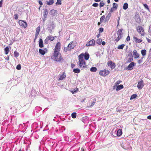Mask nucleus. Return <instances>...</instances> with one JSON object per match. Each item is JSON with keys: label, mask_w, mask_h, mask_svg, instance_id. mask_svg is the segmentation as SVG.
Here are the masks:
<instances>
[{"label": "nucleus", "mask_w": 151, "mask_h": 151, "mask_svg": "<svg viewBox=\"0 0 151 151\" xmlns=\"http://www.w3.org/2000/svg\"><path fill=\"white\" fill-rule=\"evenodd\" d=\"M53 58L55 61L58 62H60L61 61L63 60V58L62 57L61 54L59 52H54L53 55Z\"/></svg>", "instance_id": "f257e3e1"}, {"label": "nucleus", "mask_w": 151, "mask_h": 151, "mask_svg": "<svg viewBox=\"0 0 151 151\" xmlns=\"http://www.w3.org/2000/svg\"><path fill=\"white\" fill-rule=\"evenodd\" d=\"M123 30L122 29H120L117 31V37H115V40L116 42H118L122 37V31Z\"/></svg>", "instance_id": "f03ea898"}, {"label": "nucleus", "mask_w": 151, "mask_h": 151, "mask_svg": "<svg viewBox=\"0 0 151 151\" xmlns=\"http://www.w3.org/2000/svg\"><path fill=\"white\" fill-rule=\"evenodd\" d=\"M75 45L72 42H70L68 45V46L64 48V50L65 52L70 51L71 50L74 48Z\"/></svg>", "instance_id": "7ed1b4c3"}, {"label": "nucleus", "mask_w": 151, "mask_h": 151, "mask_svg": "<svg viewBox=\"0 0 151 151\" xmlns=\"http://www.w3.org/2000/svg\"><path fill=\"white\" fill-rule=\"evenodd\" d=\"M109 73V71L106 70H103L100 71L99 72V75L103 76H106L108 75Z\"/></svg>", "instance_id": "20e7f679"}, {"label": "nucleus", "mask_w": 151, "mask_h": 151, "mask_svg": "<svg viewBox=\"0 0 151 151\" xmlns=\"http://www.w3.org/2000/svg\"><path fill=\"white\" fill-rule=\"evenodd\" d=\"M78 64L80 68H84L86 67V63L85 60H79Z\"/></svg>", "instance_id": "39448f33"}, {"label": "nucleus", "mask_w": 151, "mask_h": 151, "mask_svg": "<svg viewBox=\"0 0 151 151\" xmlns=\"http://www.w3.org/2000/svg\"><path fill=\"white\" fill-rule=\"evenodd\" d=\"M134 18L136 22L138 23H140L141 22V19L140 18L139 14L137 12H135L134 14Z\"/></svg>", "instance_id": "423d86ee"}, {"label": "nucleus", "mask_w": 151, "mask_h": 151, "mask_svg": "<svg viewBox=\"0 0 151 151\" xmlns=\"http://www.w3.org/2000/svg\"><path fill=\"white\" fill-rule=\"evenodd\" d=\"M60 42L57 43L55 48V50L54 52H59L60 49Z\"/></svg>", "instance_id": "0eeeda50"}, {"label": "nucleus", "mask_w": 151, "mask_h": 151, "mask_svg": "<svg viewBox=\"0 0 151 151\" xmlns=\"http://www.w3.org/2000/svg\"><path fill=\"white\" fill-rule=\"evenodd\" d=\"M19 25L24 28H25L27 26V23L23 21L20 20L19 21Z\"/></svg>", "instance_id": "6e6552de"}, {"label": "nucleus", "mask_w": 151, "mask_h": 151, "mask_svg": "<svg viewBox=\"0 0 151 151\" xmlns=\"http://www.w3.org/2000/svg\"><path fill=\"white\" fill-rule=\"evenodd\" d=\"M133 57L132 53H129L128 55V58L127 60V62L130 63L133 61Z\"/></svg>", "instance_id": "1a4fd4ad"}, {"label": "nucleus", "mask_w": 151, "mask_h": 151, "mask_svg": "<svg viewBox=\"0 0 151 151\" xmlns=\"http://www.w3.org/2000/svg\"><path fill=\"white\" fill-rule=\"evenodd\" d=\"M108 65L110 66L111 69H114L115 67L114 63H113L111 61H109L107 63Z\"/></svg>", "instance_id": "9d476101"}, {"label": "nucleus", "mask_w": 151, "mask_h": 151, "mask_svg": "<svg viewBox=\"0 0 151 151\" xmlns=\"http://www.w3.org/2000/svg\"><path fill=\"white\" fill-rule=\"evenodd\" d=\"M144 86L143 81L142 80L139 81L137 85V87L139 89H142Z\"/></svg>", "instance_id": "9b49d317"}, {"label": "nucleus", "mask_w": 151, "mask_h": 151, "mask_svg": "<svg viewBox=\"0 0 151 151\" xmlns=\"http://www.w3.org/2000/svg\"><path fill=\"white\" fill-rule=\"evenodd\" d=\"M95 45V41L94 39H92L89 41L87 43L86 45V46H93Z\"/></svg>", "instance_id": "f8f14e48"}, {"label": "nucleus", "mask_w": 151, "mask_h": 151, "mask_svg": "<svg viewBox=\"0 0 151 151\" xmlns=\"http://www.w3.org/2000/svg\"><path fill=\"white\" fill-rule=\"evenodd\" d=\"M131 63L128 65L127 67L128 70H132L134 66L135 65V63L134 62H131Z\"/></svg>", "instance_id": "ddd939ff"}, {"label": "nucleus", "mask_w": 151, "mask_h": 151, "mask_svg": "<svg viewBox=\"0 0 151 151\" xmlns=\"http://www.w3.org/2000/svg\"><path fill=\"white\" fill-rule=\"evenodd\" d=\"M137 31L142 35H143L142 32H144V29L143 28L140 26H139L137 28Z\"/></svg>", "instance_id": "4468645a"}, {"label": "nucleus", "mask_w": 151, "mask_h": 151, "mask_svg": "<svg viewBox=\"0 0 151 151\" xmlns=\"http://www.w3.org/2000/svg\"><path fill=\"white\" fill-rule=\"evenodd\" d=\"M133 55L134 56V58L136 59L139 57V54L137 53V51L134 50L133 52Z\"/></svg>", "instance_id": "2eb2a0df"}, {"label": "nucleus", "mask_w": 151, "mask_h": 151, "mask_svg": "<svg viewBox=\"0 0 151 151\" xmlns=\"http://www.w3.org/2000/svg\"><path fill=\"white\" fill-rule=\"evenodd\" d=\"M121 146L124 149L126 150L128 149L129 147V145L128 142L125 143L123 146H122V145Z\"/></svg>", "instance_id": "dca6fc26"}, {"label": "nucleus", "mask_w": 151, "mask_h": 151, "mask_svg": "<svg viewBox=\"0 0 151 151\" xmlns=\"http://www.w3.org/2000/svg\"><path fill=\"white\" fill-rule=\"evenodd\" d=\"M66 75L64 72L62 75H61L59 78L58 79V80H62L66 77Z\"/></svg>", "instance_id": "f3484780"}, {"label": "nucleus", "mask_w": 151, "mask_h": 151, "mask_svg": "<svg viewBox=\"0 0 151 151\" xmlns=\"http://www.w3.org/2000/svg\"><path fill=\"white\" fill-rule=\"evenodd\" d=\"M57 14V11L55 10H52L50 12V14L52 16H53L56 15Z\"/></svg>", "instance_id": "a211bd4d"}, {"label": "nucleus", "mask_w": 151, "mask_h": 151, "mask_svg": "<svg viewBox=\"0 0 151 151\" xmlns=\"http://www.w3.org/2000/svg\"><path fill=\"white\" fill-rule=\"evenodd\" d=\"M36 93L35 90L32 88L31 92V96H36Z\"/></svg>", "instance_id": "6ab92c4d"}, {"label": "nucleus", "mask_w": 151, "mask_h": 151, "mask_svg": "<svg viewBox=\"0 0 151 151\" xmlns=\"http://www.w3.org/2000/svg\"><path fill=\"white\" fill-rule=\"evenodd\" d=\"M122 134V130L121 129H119L116 132V135L118 136H120Z\"/></svg>", "instance_id": "aec40b11"}, {"label": "nucleus", "mask_w": 151, "mask_h": 151, "mask_svg": "<svg viewBox=\"0 0 151 151\" xmlns=\"http://www.w3.org/2000/svg\"><path fill=\"white\" fill-rule=\"evenodd\" d=\"M43 44L42 40L41 38H40L39 40V47L40 48H42L43 47Z\"/></svg>", "instance_id": "412c9836"}, {"label": "nucleus", "mask_w": 151, "mask_h": 151, "mask_svg": "<svg viewBox=\"0 0 151 151\" xmlns=\"http://www.w3.org/2000/svg\"><path fill=\"white\" fill-rule=\"evenodd\" d=\"M124 87L123 85L121 84L118 86L116 87V90L117 91H119L121 89L123 88Z\"/></svg>", "instance_id": "4be33fe9"}, {"label": "nucleus", "mask_w": 151, "mask_h": 151, "mask_svg": "<svg viewBox=\"0 0 151 151\" xmlns=\"http://www.w3.org/2000/svg\"><path fill=\"white\" fill-rule=\"evenodd\" d=\"M133 39L135 41L137 42L140 43L142 41V40H141L137 38V37H133Z\"/></svg>", "instance_id": "5701e85b"}, {"label": "nucleus", "mask_w": 151, "mask_h": 151, "mask_svg": "<svg viewBox=\"0 0 151 151\" xmlns=\"http://www.w3.org/2000/svg\"><path fill=\"white\" fill-rule=\"evenodd\" d=\"M44 13V14L43 15V17L45 18H46L47 17V16L48 13V12L47 9H45Z\"/></svg>", "instance_id": "b1692460"}, {"label": "nucleus", "mask_w": 151, "mask_h": 151, "mask_svg": "<svg viewBox=\"0 0 151 151\" xmlns=\"http://www.w3.org/2000/svg\"><path fill=\"white\" fill-rule=\"evenodd\" d=\"M39 53L42 55H44L46 53V52L43 50L41 49H39Z\"/></svg>", "instance_id": "393cba45"}, {"label": "nucleus", "mask_w": 151, "mask_h": 151, "mask_svg": "<svg viewBox=\"0 0 151 151\" xmlns=\"http://www.w3.org/2000/svg\"><path fill=\"white\" fill-rule=\"evenodd\" d=\"M53 0H49V1H47V4L49 5L52 4L54 3Z\"/></svg>", "instance_id": "a878e982"}, {"label": "nucleus", "mask_w": 151, "mask_h": 151, "mask_svg": "<svg viewBox=\"0 0 151 151\" xmlns=\"http://www.w3.org/2000/svg\"><path fill=\"white\" fill-rule=\"evenodd\" d=\"M9 51V49L8 46H7L4 49L5 53L6 55L8 54Z\"/></svg>", "instance_id": "bb28decb"}, {"label": "nucleus", "mask_w": 151, "mask_h": 151, "mask_svg": "<svg viewBox=\"0 0 151 151\" xmlns=\"http://www.w3.org/2000/svg\"><path fill=\"white\" fill-rule=\"evenodd\" d=\"M85 59L86 60H87L88 59L89 57V55L88 53H86L85 54V55H84Z\"/></svg>", "instance_id": "cd10ccee"}, {"label": "nucleus", "mask_w": 151, "mask_h": 151, "mask_svg": "<svg viewBox=\"0 0 151 151\" xmlns=\"http://www.w3.org/2000/svg\"><path fill=\"white\" fill-rule=\"evenodd\" d=\"M128 7V4L127 3H126L124 4L123 6V9L124 10L127 9Z\"/></svg>", "instance_id": "c85d7f7f"}, {"label": "nucleus", "mask_w": 151, "mask_h": 151, "mask_svg": "<svg viewBox=\"0 0 151 151\" xmlns=\"http://www.w3.org/2000/svg\"><path fill=\"white\" fill-rule=\"evenodd\" d=\"M40 30V26H39L36 28L35 34L39 35Z\"/></svg>", "instance_id": "c756f323"}, {"label": "nucleus", "mask_w": 151, "mask_h": 151, "mask_svg": "<svg viewBox=\"0 0 151 151\" xmlns=\"http://www.w3.org/2000/svg\"><path fill=\"white\" fill-rule=\"evenodd\" d=\"M84 56V55L83 53H81V54L80 55L78 56L79 60H84L83 59V57Z\"/></svg>", "instance_id": "7c9ffc66"}, {"label": "nucleus", "mask_w": 151, "mask_h": 151, "mask_svg": "<svg viewBox=\"0 0 151 151\" xmlns=\"http://www.w3.org/2000/svg\"><path fill=\"white\" fill-rule=\"evenodd\" d=\"M146 50H143L141 51V53L142 55L143 56L146 55Z\"/></svg>", "instance_id": "2f4dec72"}, {"label": "nucleus", "mask_w": 151, "mask_h": 151, "mask_svg": "<svg viewBox=\"0 0 151 151\" xmlns=\"http://www.w3.org/2000/svg\"><path fill=\"white\" fill-rule=\"evenodd\" d=\"M97 70V68L95 67H92L90 69V70L92 72H95Z\"/></svg>", "instance_id": "473e14b6"}, {"label": "nucleus", "mask_w": 151, "mask_h": 151, "mask_svg": "<svg viewBox=\"0 0 151 151\" xmlns=\"http://www.w3.org/2000/svg\"><path fill=\"white\" fill-rule=\"evenodd\" d=\"M125 46V45L123 44L119 45L117 47V48L119 49H122Z\"/></svg>", "instance_id": "72a5a7b5"}, {"label": "nucleus", "mask_w": 151, "mask_h": 151, "mask_svg": "<svg viewBox=\"0 0 151 151\" xmlns=\"http://www.w3.org/2000/svg\"><path fill=\"white\" fill-rule=\"evenodd\" d=\"M73 71L76 73H79L80 72V70L78 68H75L73 70Z\"/></svg>", "instance_id": "f704fd0d"}, {"label": "nucleus", "mask_w": 151, "mask_h": 151, "mask_svg": "<svg viewBox=\"0 0 151 151\" xmlns=\"http://www.w3.org/2000/svg\"><path fill=\"white\" fill-rule=\"evenodd\" d=\"M47 38L48 40H49L50 41H53L54 39V37H53L51 36H48Z\"/></svg>", "instance_id": "c9c22d12"}, {"label": "nucleus", "mask_w": 151, "mask_h": 151, "mask_svg": "<svg viewBox=\"0 0 151 151\" xmlns=\"http://www.w3.org/2000/svg\"><path fill=\"white\" fill-rule=\"evenodd\" d=\"M105 4L103 1H101L99 3V6L100 8L103 6Z\"/></svg>", "instance_id": "e433bc0d"}, {"label": "nucleus", "mask_w": 151, "mask_h": 151, "mask_svg": "<svg viewBox=\"0 0 151 151\" xmlns=\"http://www.w3.org/2000/svg\"><path fill=\"white\" fill-rule=\"evenodd\" d=\"M78 91V88H76V89H74L73 90L70 91V92L73 93L74 94L75 93L77 92Z\"/></svg>", "instance_id": "4c0bfd02"}, {"label": "nucleus", "mask_w": 151, "mask_h": 151, "mask_svg": "<svg viewBox=\"0 0 151 151\" xmlns=\"http://www.w3.org/2000/svg\"><path fill=\"white\" fill-rule=\"evenodd\" d=\"M102 40L101 39H99L96 40V42L97 44H98L99 45H100L101 44V42H102Z\"/></svg>", "instance_id": "58836bf2"}, {"label": "nucleus", "mask_w": 151, "mask_h": 151, "mask_svg": "<svg viewBox=\"0 0 151 151\" xmlns=\"http://www.w3.org/2000/svg\"><path fill=\"white\" fill-rule=\"evenodd\" d=\"M113 7L115 9H116L118 7V4L115 3H114L113 4Z\"/></svg>", "instance_id": "ea45409f"}, {"label": "nucleus", "mask_w": 151, "mask_h": 151, "mask_svg": "<svg viewBox=\"0 0 151 151\" xmlns=\"http://www.w3.org/2000/svg\"><path fill=\"white\" fill-rule=\"evenodd\" d=\"M71 116L73 118H76V113L75 112L72 113L71 114Z\"/></svg>", "instance_id": "a19ab883"}, {"label": "nucleus", "mask_w": 151, "mask_h": 151, "mask_svg": "<svg viewBox=\"0 0 151 151\" xmlns=\"http://www.w3.org/2000/svg\"><path fill=\"white\" fill-rule=\"evenodd\" d=\"M96 99H94L93 100V101L92 102V103L90 106V107H92L94 105V104L96 102Z\"/></svg>", "instance_id": "79ce46f5"}, {"label": "nucleus", "mask_w": 151, "mask_h": 151, "mask_svg": "<svg viewBox=\"0 0 151 151\" xmlns=\"http://www.w3.org/2000/svg\"><path fill=\"white\" fill-rule=\"evenodd\" d=\"M14 55L16 57H18L19 55V53L17 51H15L14 52Z\"/></svg>", "instance_id": "37998d69"}, {"label": "nucleus", "mask_w": 151, "mask_h": 151, "mask_svg": "<svg viewBox=\"0 0 151 151\" xmlns=\"http://www.w3.org/2000/svg\"><path fill=\"white\" fill-rule=\"evenodd\" d=\"M105 16L104 15H103L101 17L100 19V22L101 23H102L103 21H104V19H105Z\"/></svg>", "instance_id": "c03bdc74"}, {"label": "nucleus", "mask_w": 151, "mask_h": 151, "mask_svg": "<svg viewBox=\"0 0 151 151\" xmlns=\"http://www.w3.org/2000/svg\"><path fill=\"white\" fill-rule=\"evenodd\" d=\"M111 12H109V13L107 15V16L106 17V19H109L110 17H111Z\"/></svg>", "instance_id": "a18cd8bd"}, {"label": "nucleus", "mask_w": 151, "mask_h": 151, "mask_svg": "<svg viewBox=\"0 0 151 151\" xmlns=\"http://www.w3.org/2000/svg\"><path fill=\"white\" fill-rule=\"evenodd\" d=\"M137 95L135 94L132 95L130 99H132L135 98L137 97Z\"/></svg>", "instance_id": "49530a36"}, {"label": "nucleus", "mask_w": 151, "mask_h": 151, "mask_svg": "<svg viewBox=\"0 0 151 151\" xmlns=\"http://www.w3.org/2000/svg\"><path fill=\"white\" fill-rule=\"evenodd\" d=\"M16 69L18 70H20L21 69V66L20 64H18L16 67Z\"/></svg>", "instance_id": "de8ad7c7"}, {"label": "nucleus", "mask_w": 151, "mask_h": 151, "mask_svg": "<svg viewBox=\"0 0 151 151\" xmlns=\"http://www.w3.org/2000/svg\"><path fill=\"white\" fill-rule=\"evenodd\" d=\"M56 4L61 5V0H57Z\"/></svg>", "instance_id": "09e8293b"}, {"label": "nucleus", "mask_w": 151, "mask_h": 151, "mask_svg": "<svg viewBox=\"0 0 151 151\" xmlns=\"http://www.w3.org/2000/svg\"><path fill=\"white\" fill-rule=\"evenodd\" d=\"M121 81L120 80H119L116 82V83H115V86H116L117 85L119 84L120 83H121Z\"/></svg>", "instance_id": "8fccbe9b"}, {"label": "nucleus", "mask_w": 151, "mask_h": 151, "mask_svg": "<svg viewBox=\"0 0 151 151\" xmlns=\"http://www.w3.org/2000/svg\"><path fill=\"white\" fill-rule=\"evenodd\" d=\"M98 6V4L96 3H94L92 4V6L93 7H97Z\"/></svg>", "instance_id": "3c124183"}, {"label": "nucleus", "mask_w": 151, "mask_h": 151, "mask_svg": "<svg viewBox=\"0 0 151 151\" xmlns=\"http://www.w3.org/2000/svg\"><path fill=\"white\" fill-rule=\"evenodd\" d=\"M116 10V9H115L113 7H112L111 8L110 12H111L112 13V12H113V11H114Z\"/></svg>", "instance_id": "603ef678"}, {"label": "nucleus", "mask_w": 151, "mask_h": 151, "mask_svg": "<svg viewBox=\"0 0 151 151\" xmlns=\"http://www.w3.org/2000/svg\"><path fill=\"white\" fill-rule=\"evenodd\" d=\"M143 5L145 8H146V9H149L148 6L146 4H144Z\"/></svg>", "instance_id": "864d4df0"}, {"label": "nucleus", "mask_w": 151, "mask_h": 151, "mask_svg": "<svg viewBox=\"0 0 151 151\" xmlns=\"http://www.w3.org/2000/svg\"><path fill=\"white\" fill-rule=\"evenodd\" d=\"M104 31V29L102 27H101L99 29V32L100 33Z\"/></svg>", "instance_id": "5fc2aeb1"}, {"label": "nucleus", "mask_w": 151, "mask_h": 151, "mask_svg": "<svg viewBox=\"0 0 151 151\" xmlns=\"http://www.w3.org/2000/svg\"><path fill=\"white\" fill-rule=\"evenodd\" d=\"M14 18L15 19L17 20L18 19V15L17 14L14 15Z\"/></svg>", "instance_id": "6e6d98bb"}, {"label": "nucleus", "mask_w": 151, "mask_h": 151, "mask_svg": "<svg viewBox=\"0 0 151 151\" xmlns=\"http://www.w3.org/2000/svg\"><path fill=\"white\" fill-rule=\"evenodd\" d=\"M38 35H39L38 34H35V39H34V42L35 41V40L37 38Z\"/></svg>", "instance_id": "4d7b16f0"}, {"label": "nucleus", "mask_w": 151, "mask_h": 151, "mask_svg": "<svg viewBox=\"0 0 151 151\" xmlns=\"http://www.w3.org/2000/svg\"><path fill=\"white\" fill-rule=\"evenodd\" d=\"M126 40L127 41H129L130 40V37L129 36H128L127 38V39H126Z\"/></svg>", "instance_id": "13d9d810"}, {"label": "nucleus", "mask_w": 151, "mask_h": 151, "mask_svg": "<svg viewBox=\"0 0 151 151\" xmlns=\"http://www.w3.org/2000/svg\"><path fill=\"white\" fill-rule=\"evenodd\" d=\"M119 20H120V17H119L117 21V26H118V25H119Z\"/></svg>", "instance_id": "bf43d9fd"}, {"label": "nucleus", "mask_w": 151, "mask_h": 151, "mask_svg": "<svg viewBox=\"0 0 151 151\" xmlns=\"http://www.w3.org/2000/svg\"><path fill=\"white\" fill-rule=\"evenodd\" d=\"M142 61H143V60H141L140 59V60H138V64H140L141 63H142Z\"/></svg>", "instance_id": "052dcab7"}, {"label": "nucleus", "mask_w": 151, "mask_h": 151, "mask_svg": "<svg viewBox=\"0 0 151 151\" xmlns=\"http://www.w3.org/2000/svg\"><path fill=\"white\" fill-rule=\"evenodd\" d=\"M48 40L47 38V39H46L45 40V41H44V42H45V44H47V41H48Z\"/></svg>", "instance_id": "680f3d73"}, {"label": "nucleus", "mask_w": 151, "mask_h": 151, "mask_svg": "<svg viewBox=\"0 0 151 151\" xmlns=\"http://www.w3.org/2000/svg\"><path fill=\"white\" fill-rule=\"evenodd\" d=\"M71 67L72 68H74L75 66V65L74 64H73V63H72L71 64Z\"/></svg>", "instance_id": "e2e57ef3"}, {"label": "nucleus", "mask_w": 151, "mask_h": 151, "mask_svg": "<svg viewBox=\"0 0 151 151\" xmlns=\"http://www.w3.org/2000/svg\"><path fill=\"white\" fill-rule=\"evenodd\" d=\"M2 2L3 0H1V1H0V7H2Z\"/></svg>", "instance_id": "0e129e2a"}, {"label": "nucleus", "mask_w": 151, "mask_h": 151, "mask_svg": "<svg viewBox=\"0 0 151 151\" xmlns=\"http://www.w3.org/2000/svg\"><path fill=\"white\" fill-rule=\"evenodd\" d=\"M39 3L41 6H42V5L43 4L42 2V1H39Z\"/></svg>", "instance_id": "69168bd1"}, {"label": "nucleus", "mask_w": 151, "mask_h": 151, "mask_svg": "<svg viewBox=\"0 0 151 151\" xmlns=\"http://www.w3.org/2000/svg\"><path fill=\"white\" fill-rule=\"evenodd\" d=\"M5 58L6 60H9V56H8L7 57H5Z\"/></svg>", "instance_id": "338daca9"}, {"label": "nucleus", "mask_w": 151, "mask_h": 151, "mask_svg": "<svg viewBox=\"0 0 151 151\" xmlns=\"http://www.w3.org/2000/svg\"><path fill=\"white\" fill-rule=\"evenodd\" d=\"M147 118L149 119H151V115H149L147 116Z\"/></svg>", "instance_id": "774afa93"}]
</instances>
